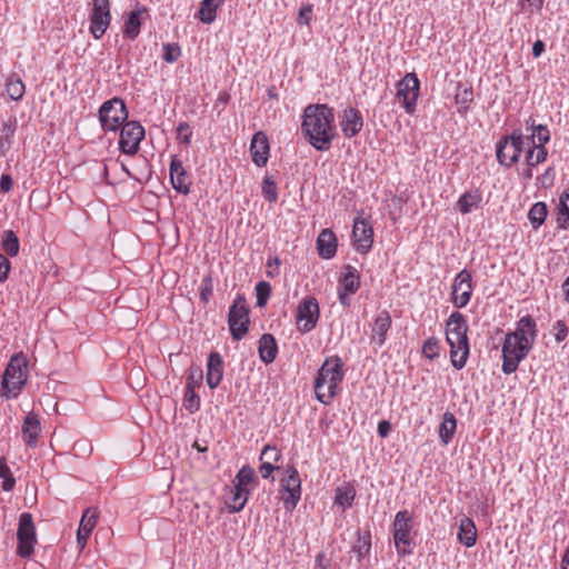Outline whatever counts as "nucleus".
Wrapping results in <instances>:
<instances>
[{"label":"nucleus","instance_id":"9","mask_svg":"<svg viewBox=\"0 0 569 569\" xmlns=\"http://www.w3.org/2000/svg\"><path fill=\"white\" fill-rule=\"evenodd\" d=\"M229 330L234 340H241L249 330V308L246 298L238 295L229 309L228 315Z\"/></svg>","mask_w":569,"mask_h":569},{"label":"nucleus","instance_id":"53","mask_svg":"<svg viewBox=\"0 0 569 569\" xmlns=\"http://www.w3.org/2000/svg\"><path fill=\"white\" fill-rule=\"evenodd\" d=\"M213 293V283L210 274L202 278L200 284V300L207 303Z\"/></svg>","mask_w":569,"mask_h":569},{"label":"nucleus","instance_id":"10","mask_svg":"<svg viewBox=\"0 0 569 569\" xmlns=\"http://www.w3.org/2000/svg\"><path fill=\"white\" fill-rule=\"evenodd\" d=\"M17 538V553L21 558L31 557L33 553L34 545L37 542L36 529L31 513L23 512L20 515Z\"/></svg>","mask_w":569,"mask_h":569},{"label":"nucleus","instance_id":"36","mask_svg":"<svg viewBox=\"0 0 569 569\" xmlns=\"http://www.w3.org/2000/svg\"><path fill=\"white\" fill-rule=\"evenodd\" d=\"M6 89L8 96L14 101L21 100L26 92L24 83L17 74H11L7 79Z\"/></svg>","mask_w":569,"mask_h":569},{"label":"nucleus","instance_id":"40","mask_svg":"<svg viewBox=\"0 0 569 569\" xmlns=\"http://www.w3.org/2000/svg\"><path fill=\"white\" fill-rule=\"evenodd\" d=\"M527 138L533 147H545L550 140V132L547 126L538 124Z\"/></svg>","mask_w":569,"mask_h":569},{"label":"nucleus","instance_id":"60","mask_svg":"<svg viewBox=\"0 0 569 569\" xmlns=\"http://www.w3.org/2000/svg\"><path fill=\"white\" fill-rule=\"evenodd\" d=\"M330 566V560L323 552H320L316 557L315 568L313 569H328Z\"/></svg>","mask_w":569,"mask_h":569},{"label":"nucleus","instance_id":"2","mask_svg":"<svg viewBox=\"0 0 569 569\" xmlns=\"http://www.w3.org/2000/svg\"><path fill=\"white\" fill-rule=\"evenodd\" d=\"M467 331L466 317L458 311L452 312L446 323V340L450 346L451 365L458 370L466 366L469 356Z\"/></svg>","mask_w":569,"mask_h":569},{"label":"nucleus","instance_id":"20","mask_svg":"<svg viewBox=\"0 0 569 569\" xmlns=\"http://www.w3.org/2000/svg\"><path fill=\"white\" fill-rule=\"evenodd\" d=\"M340 127L347 138L357 136L363 127V118L359 110L348 108L343 111Z\"/></svg>","mask_w":569,"mask_h":569},{"label":"nucleus","instance_id":"5","mask_svg":"<svg viewBox=\"0 0 569 569\" xmlns=\"http://www.w3.org/2000/svg\"><path fill=\"white\" fill-rule=\"evenodd\" d=\"M532 345L529 338L521 339L517 333H507L502 345V372L505 375L513 373L532 349Z\"/></svg>","mask_w":569,"mask_h":569},{"label":"nucleus","instance_id":"61","mask_svg":"<svg viewBox=\"0 0 569 569\" xmlns=\"http://www.w3.org/2000/svg\"><path fill=\"white\" fill-rule=\"evenodd\" d=\"M13 180L9 174H2L0 178V191L9 192L12 189Z\"/></svg>","mask_w":569,"mask_h":569},{"label":"nucleus","instance_id":"4","mask_svg":"<svg viewBox=\"0 0 569 569\" xmlns=\"http://www.w3.org/2000/svg\"><path fill=\"white\" fill-rule=\"evenodd\" d=\"M28 357L22 353L13 355L1 379V396L6 399L17 398L28 381Z\"/></svg>","mask_w":569,"mask_h":569},{"label":"nucleus","instance_id":"22","mask_svg":"<svg viewBox=\"0 0 569 569\" xmlns=\"http://www.w3.org/2000/svg\"><path fill=\"white\" fill-rule=\"evenodd\" d=\"M98 510L96 508H87L80 520L77 531V542L81 549L84 548L88 538L97 525Z\"/></svg>","mask_w":569,"mask_h":569},{"label":"nucleus","instance_id":"13","mask_svg":"<svg viewBox=\"0 0 569 569\" xmlns=\"http://www.w3.org/2000/svg\"><path fill=\"white\" fill-rule=\"evenodd\" d=\"M320 315L319 303L315 297L303 299L297 309L296 322L299 331H311L318 322Z\"/></svg>","mask_w":569,"mask_h":569},{"label":"nucleus","instance_id":"35","mask_svg":"<svg viewBox=\"0 0 569 569\" xmlns=\"http://www.w3.org/2000/svg\"><path fill=\"white\" fill-rule=\"evenodd\" d=\"M257 477L254 469L249 465L243 466L234 477L233 487L234 489L249 490L248 485L256 482Z\"/></svg>","mask_w":569,"mask_h":569},{"label":"nucleus","instance_id":"49","mask_svg":"<svg viewBox=\"0 0 569 569\" xmlns=\"http://www.w3.org/2000/svg\"><path fill=\"white\" fill-rule=\"evenodd\" d=\"M183 406L191 413L199 410L200 397L196 393L194 390L186 389L184 397H183Z\"/></svg>","mask_w":569,"mask_h":569},{"label":"nucleus","instance_id":"3","mask_svg":"<svg viewBox=\"0 0 569 569\" xmlns=\"http://www.w3.org/2000/svg\"><path fill=\"white\" fill-rule=\"evenodd\" d=\"M342 367L343 362L338 356L327 358L320 367L315 380V393L321 403H330L337 395L343 378Z\"/></svg>","mask_w":569,"mask_h":569},{"label":"nucleus","instance_id":"34","mask_svg":"<svg viewBox=\"0 0 569 569\" xmlns=\"http://www.w3.org/2000/svg\"><path fill=\"white\" fill-rule=\"evenodd\" d=\"M548 216V207L545 202H536L528 211V219L533 230L539 229Z\"/></svg>","mask_w":569,"mask_h":569},{"label":"nucleus","instance_id":"14","mask_svg":"<svg viewBox=\"0 0 569 569\" xmlns=\"http://www.w3.org/2000/svg\"><path fill=\"white\" fill-rule=\"evenodd\" d=\"M287 477L281 480V499L286 509L292 510L296 508L301 497V479L298 470L292 466L287 468Z\"/></svg>","mask_w":569,"mask_h":569},{"label":"nucleus","instance_id":"25","mask_svg":"<svg viewBox=\"0 0 569 569\" xmlns=\"http://www.w3.org/2000/svg\"><path fill=\"white\" fill-rule=\"evenodd\" d=\"M259 357L264 363H271L278 353V345L271 333H263L259 339Z\"/></svg>","mask_w":569,"mask_h":569},{"label":"nucleus","instance_id":"58","mask_svg":"<svg viewBox=\"0 0 569 569\" xmlns=\"http://www.w3.org/2000/svg\"><path fill=\"white\" fill-rule=\"evenodd\" d=\"M311 13H312V9L310 6H302L299 9L297 22L299 24H309V22L311 20Z\"/></svg>","mask_w":569,"mask_h":569},{"label":"nucleus","instance_id":"51","mask_svg":"<svg viewBox=\"0 0 569 569\" xmlns=\"http://www.w3.org/2000/svg\"><path fill=\"white\" fill-rule=\"evenodd\" d=\"M249 496V490H240L234 489L233 498H232V506H230V509L232 512H239L243 509Z\"/></svg>","mask_w":569,"mask_h":569},{"label":"nucleus","instance_id":"27","mask_svg":"<svg viewBox=\"0 0 569 569\" xmlns=\"http://www.w3.org/2000/svg\"><path fill=\"white\" fill-rule=\"evenodd\" d=\"M40 431L41 427L38 417L32 413L27 415L22 425V432L26 437V443L30 447L36 446Z\"/></svg>","mask_w":569,"mask_h":569},{"label":"nucleus","instance_id":"63","mask_svg":"<svg viewBox=\"0 0 569 569\" xmlns=\"http://www.w3.org/2000/svg\"><path fill=\"white\" fill-rule=\"evenodd\" d=\"M378 435L381 437V438H386L390 430H391V425L389 421L387 420H382L378 423Z\"/></svg>","mask_w":569,"mask_h":569},{"label":"nucleus","instance_id":"56","mask_svg":"<svg viewBox=\"0 0 569 569\" xmlns=\"http://www.w3.org/2000/svg\"><path fill=\"white\" fill-rule=\"evenodd\" d=\"M11 269V263L9 259L0 253V282H4L8 279L9 272Z\"/></svg>","mask_w":569,"mask_h":569},{"label":"nucleus","instance_id":"8","mask_svg":"<svg viewBox=\"0 0 569 569\" xmlns=\"http://www.w3.org/2000/svg\"><path fill=\"white\" fill-rule=\"evenodd\" d=\"M128 114L124 101L118 97L103 102L99 109V120L104 131H117Z\"/></svg>","mask_w":569,"mask_h":569},{"label":"nucleus","instance_id":"16","mask_svg":"<svg viewBox=\"0 0 569 569\" xmlns=\"http://www.w3.org/2000/svg\"><path fill=\"white\" fill-rule=\"evenodd\" d=\"M352 237L358 252L365 254L371 249L373 243V230L366 219L360 217L355 219Z\"/></svg>","mask_w":569,"mask_h":569},{"label":"nucleus","instance_id":"39","mask_svg":"<svg viewBox=\"0 0 569 569\" xmlns=\"http://www.w3.org/2000/svg\"><path fill=\"white\" fill-rule=\"evenodd\" d=\"M481 196L478 192H466L458 200V207L461 213H470L472 208H478Z\"/></svg>","mask_w":569,"mask_h":569},{"label":"nucleus","instance_id":"41","mask_svg":"<svg viewBox=\"0 0 569 569\" xmlns=\"http://www.w3.org/2000/svg\"><path fill=\"white\" fill-rule=\"evenodd\" d=\"M547 156L548 151L546 147H533L531 144L526 153V163L528 167H536L537 164L545 162Z\"/></svg>","mask_w":569,"mask_h":569},{"label":"nucleus","instance_id":"28","mask_svg":"<svg viewBox=\"0 0 569 569\" xmlns=\"http://www.w3.org/2000/svg\"><path fill=\"white\" fill-rule=\"evenodd\" d=\"M391 326V317L388 311L383 310L378 313L372 327V340L378 338V345L382 346L386 341V335Z\"/></svg>","mask_w":569,"mask_h":569},{"label":"nucleus","instance_id":"64","mask_svg":"<svg viewBox=\"0 0 569 569\" xmlns=\"http://www.w3.org/2000/svg\"><path fill=\"white\" fill-rule=\"evenodd\" d=\"M545 51V42L542 40H537L532 44V54L535 58H538Z\"/></svg>","mask_w":569,"mask_h":569},{"label":"nucleus","instance_id":"45","mask_svg":"<svg viewBox=\"0 0 569 569\" xmlns=\"http://www.w3.org/2000/svg\"><path fill=\"white\" fill-rule=\"evenodd\" d=\"M203 380V372L199 366H192L188 370L187 376V390H194L197 387H200Z\"/></svg>","mask_w":569,"mask_h":569},{"label":"nucleus","instance_id":"48","mask_svg":"<svg viewBox=\"0 0 569 569\" xmlns=\"http://www.w3.org/2000/svg\"><path fill=\"white\" fill-rule=\"evenodd\" d=\"M280 458L281 452L276 447L267 445L263 447L259 459L261 462H269L271 465H274L280 460Z\"/></svg>","mask_w":569,"mask_h":569},{"label":"nucleus","instance_id":"47","mask_svg":"<svg viewBox=\"0 0 569 569\" xmlns=\"http://www.w3.org/2000/svg\"><path fill=\"white\" fill-rule=\"evenodd\" d=\"M356 497V491L352 488H338L336 491V503L345 508L352 506Z\"/></svg>","mask_w":569,"mask_h":569},{"label":"nucleus","instance_id":"54","mask_svg":"<svg viewBox=\"0 0 569 569\" xmlns=\"http://www.w3.org/2000/svg\"><path fill=\"white\" fill-rule=\"evenodd\" d=\"M177 136L178 139L186 146H189L191 142L192 130L187 122H181L177 127Z\"/></svg>","mask_w":569,"mask_h":569},{"label":"nucleus","instance_id":"24","mask_svg":"<svg viewBox=\"0 0 569 569\" xmlns=\"http://www.w3.org/2000/svg\"><path fill=\"white\" fill-rule=\"evenodd\" d=\"M111 22V12L110 10H106L104 12L92 11L90 14V33L96 40L102 38L109 28Z\"/></svg>","mask_w":569,"mask_h":569},{"label":"nucleus","instance_id":"19","mask_svg":"<svg viewBox=\"0 0 569 569\" xmlns=\"http://www.w3.org/2000/svg\"><path fill=\"white\" fill-rule=\"evenodd\" d=\"M148 10L144 6L137 3L134 9L124 16L122 33L124 38L134 40L140 34L141 17L147 14Z\"/></svg>","mask_w":569,"mask_h":569},{"label":"nucleus","instance_id":"1","mask_svg":"<svg viewBox=\"0 0 569 569\" xmlns=\"http://www.w3.org/2000/svg\"><path fill=\"white\" fill-rule=\"evenodd\" d=\"M301 129L308 142L318 151H328L337 136L333 109L327 104L305 108Z\"/></svg>","mask_w":569,"mask_h":569},{"label":"nucleus","instance_id":"31","mask_svg":"<svg viewBox=\"0 0 569 569\" xmlns=\"http://www.w3.org/2000/svg\"><path fill=\"white\" fill-rule=\"evenodd\" d=\"M224 0H202L198 11V18L203 23H212L217 17V9L223 4Z\"/></svg>","mask_w":569,"mask_h":569},{"label":"nucleus","instance_id":"7","mask_svg":"<svg viewBox=\"0 0 569 569\" xmlns=\"http://www.w3.org/2000/svg\"><path fill=\"white\" fill-rule=\"evenodd\" d=\"M525 143V134L515 129L510 136L503 137L497 143V160L500 164L511 167L519 161Z\"/></svg>","mask_w":569,"mask_h":569},{"label":"nucleus","instance_id":"62","mask_svg":"<svg viewBox=\"0 0 569 569\" xmlns=\"http://www.w3.org/2000/svg\"><path fill=\"white\" fill-rule=\"evenodd\" d=\"M92 11H101L110 10V0H92Z\"/></svg>","mask_w":569,"mask_h":569},{"label":"nucleus","instance_id":"30","mask_svg":"<svg viewBox=\"0 0 569 569\" xmlns=\"http://www.w3.org/2000/svg\"><path fill=\"white\" fill-rule=\"evenodd\" d=\"M458 539L462 545H465L468 548L476 545L477 529L471 519L463 518L461 520L459 526Z\"/></svg>","mask_w":569,"mask_h":569},{"label":"nucleus","instance_id":"6","mask_svg":"<svg viewBox=\"0 0 569 569\" xmlns=\"http://www.w3.org/2000/svg\"><path fill=\"white\" fill-rule=\"evenodd\" d=\"M413 519L407 510L398 511L395 516L392 525L393 542L399 556H407L412 553L411 545L413 543L412 537Z\"/></svg>","mask_w":569,"mask_h":569},{"label":"nucleus","instance_id":"44","mask_svg":"<svg viewBox=\"0 0 569 569\" xmlns=\"http://www.w3.org/2000/svg\"><path fill=\"white\" fill-rule=\"evenodd\" d=\"M0 478L3 479L2 489L4 491H11L16 485V479L13 478L6 458L3 457L0 458Z\"/></svg>","mask_w":569,"mask_h":569},{"label":"nucleus","instance_id":"50","mask_svg":"<svg viewBox=\"0 0 569 569\" xmlns=\"http://www.w3.org/2000/svg\"><path fill=\"white\" fill-rule=\"evenodd\" d=\"M162 50V58L168 63L176 62L181 56V49L177 43H166L163 44Z\"/></svg>","mask_w":569,"mask_h":569},{"label":"nucleus","instance_id":"32","mask_svg":"<svg viewBox=\"0 0 569 569\" xmlns=\"http://www.w3.org/2000/svg\"><path fill=\"white\" fill-rule=\"evenodd\" d=\"M511 333H517L519 338H529V341H535L538 335L537 325L535 319L531 316L522 317L518 323L515 331Z\"/></svg>","mask_w":569,"mask_h":569},{"label":"nucleus","instance_id":"52","mask_svg":"<svg viewBox=\"0 0 569 569\" xmlns=\"http://www.w3.org/2000/svg\"><path fill=\"white\" fill-rule=\"evenodd\" d=\"M423 355L432 360L439 356V341L435 337L428 338L422 346Z\"/></svg>","mask_w":569,"mask_h":569},{"label":"nucleus","instance_id":"12","mask_svg":"<svg viewBox=\"0 0 569 569\" xmlns=\"http://www.w3.org/2000/svg\"><path fill=\"white\" fill-rule=\"evenodd\" d=\"M120 127L119 149L128 156L136 154L144 138V128L138 121L127 120Z\"/></svg>","mask_w":569,"mask_h":569},{"label":"nucleus","instance_id":"55","mask_svg":"<svg viewBox=\"0 0 569 569\" xmlns=\"http://www.w3.org/2000/svg\"><path fill=\"white\" fill-rule=\"evenodd\" d=\"M555 339L557 342H562L568 336V328L562 320L556 321L553 325Z\"/></svg>","mask_w":569,"mask_h":569},{"label":"nucleus","instance_id":"18","mask_svg":"<svg viewBox=\"0 0 569 569\" xmlns=\"http://www.w3.org/2000/svg\"><path fill=\"white\" fill-rule=\"evenodd\" d=\"M269 151L270 146L268 137L262 131L256 132L250 143V153L253 163L257 167L266 166L269 159Z\"/></svg>","mask_w":569,"mask_h":569},{"label":"nucleus","instance_id":"46","mask_svg":"<svg viewBox=\"0 0 569 569\" xmlns=\"http://www.w3.org/2000/svg\"><path fill=\"white\" fill-rule=\"evenodd\" d=\"M271 295V286L267 281H260L256 284V305L259 308H262L267 305Z\"/></svg>","mask_w":569,"mask_h":569},{"label":"nucleus","instance_id":"42","mask_svg":"<svg viewBox=\"0 0 569 569\" xmlns=\"http://www.w3.org/2000/svg\"><path fill=\"white\" fill-rule=\"evenodd\" d=\"M558 210L559 228L565 229L569 224V189L560 196Z\"/></svg>","mask_w":569,"mask_h":569},{"label":"nucleus","instance_id":"59","mask_svg":"<svg viewBox=\"0 0 569 569\" xmlns=\"http://www.w3.org/2000/svg\"><path fill=\"white\" fill-rule=\"evenodd\" d=\"M278 469L279 467L276 465H271L269 462H261L259 467V472L261 473V477L263 479H269L271 477V473Z\"/></svg>","mask_w":569,"mask_h":569},{"label":"nucleus","instance_id":"43","mask_svg":"<svg viewBox=\"0 0 569 569\" xmlns=\"http://www.w3.org/2000/svg\"><path fill=\"white\" fill-rule=\"evenodd\" d=\"M263 198L269 202L278 200V188L274 179L271 176H266L262 180L261 187Z\"/></svg>","mask_w":569,"mask_h":569},{"label":"nucleus","instance_id":"33","mask_svg":"<svg viewBox=\"0 0 569 569\" xmlns=\"http://www.w3.org/2000/svg\"><path fill=\"white\" fill-rule=\"evenodd\" d=\"M457 419L452 412H445L439 427V437L445 445H448L456 432Z\"/></svg>","mask_w":569,"mask_h":569},{"label":"nucleus","instance_id":"37","mask_svg":"<svg viewBox=\"0 0 569 569\" xmlns=\"http://www.w3.org/2000/svg\"><path fill=\"white\" fill-rule=\"evenodd\" d=\"M1 247L10 257H16L20 250V241L12 230H6L2 236Z\"/></svg>","mask_w":569,"mask_h":569},{"label":"nucleus","instance_id":"17","mask_svg":"<svg viewBox=\"0 0 569 569\" xmlns=\"http://www.w3.org/2000/svg\"><path fill=\"white\" fill-rule=\"evenodd\" d=\"M169 171L172 188L179 193L188 194L190 192V182L188 181L182 161L177 156L171 157Z\"/></svg>","mask_w":569,"mask_h":569},{"label":"nucleus","instance_id":"23","mask_svg":"<svg viewBox=\"0 0 569 569\" xmlns=\"http://www.w3.org/2000/svg\"><path fill=\"white\" fill-rule=\"evenodd\" d=\"M319 256L323 259H331L337 252V238L330 229H323L317 239Z\"/></svg>","mask_w":569,"mask_h":569},{"label":"nucleus","instance_id":"29","mask_svg":"<svg viewBox=\"0 0 569 569\" xmlns=\"http://www.w3.org/2000/svg\"><path fill=\"white\" fill-rule=\"evenodd\" d=\"M360 287V276L356 268L352 266H347L345 268V273L340 280V284L338 287L339 290H343L347 293L355 295Z\"/></svg>","mask_w":569,"mask_h":569},{"label":"nucleus","instance_id":"11","mask_svg":"<svg viewBox=\"0 0 569 569\" xmlns=\"http://www.w3.org/2000/svg\"><path fill=\"white\" fill-rule=\"evenodd\" d=\"M420 91V81L415 72H408L397 83V98L402 101V106L408 114L416 111L417 100Z\"/></svg>","mask_w":569,"mask_h":569},{"label":"nucleus","instance_id":"38","mask_svg":"<svg viewBox=\"0 0 569 569\" xmlns=\"http://www.w3.org/2000/svg\"><path fill=\"white\" fill-rule=\"evenodd\" d=\"M371 549V535L366 531L363 535L358 532L357 542L352 546V551L357 553L358 561H361Z\"/></svg>","mask_w":569,"mask_h":569},{"label":"nucleus","instance_id":"15","mask_svg":"<svg viewBox=\"0 0 569 569\" xmlns=\"http://www.w3.org/2000/svg\"><path fill=\"white\" fill-rule=\"evenodd\" d=\"M471 273L463 269L455 278L452 284V303L457 308H463L468 305L472 293Z\"/></svg>","mask_w":569,"mask_h":569},{"label":"nucleus","instance_id":"21","mask_svg":"<svg viewBox=\"0 0 569 569\" xmlns=\"http://www.w3.org/2000/svg\"><path fill=\"white\" fill-rule=\"evenodd\" d=\"M223 377V360L219 352L212 351L207 360L206 381L210 389L217 388Z\"/></svg>","mask_w":569,"mask_h":569},{"label":"nucleus","instance_id":"26","mask_svg":"<svg viewBox=\"0 0 569 569\" xmlns=\"http://www.w3.org/2000/svg\"><path fill=\"white\" fill-rule=\"evenodd\" d=\"M18 127V120L16 117H10L7 121H3L0 127V150L4 154L12 146V138Z\"/></svg>","mask_w":569,"mask_h":569},{"label":"nucleus","instance_id":"57","mask_svg":"<svg viewBox=\"0 0 569 569\" xmlns=\"http://www.w3.org/2000/svg\"><path fill=\"white\" fill-rule=\"evenodd\" d=\"M280 259L278 257L269 258L267 261V277L274 278L279 274Z\"/></svg>","mask_w":569,"mask_h":569}]
</instances>
